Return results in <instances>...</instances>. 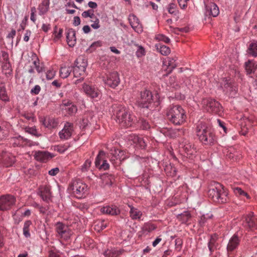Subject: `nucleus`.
<instances>
[{
  "mask_svg": "<svg viewBox=\"0 0 257 257\" xmlns=\"http://www.w3.org/2000/svg\"><path fill=\"white\" fill-rule=\"evenodd\" d=\"M257 68V64L253 60H248L245 63V69L247 74L254 73Z\"/></svg>",
  "mask_w": 257,
  "mask_h": 257,
  "instance_id": "obj_30",
  "label": "nucleus"
},
{
  "mask_svg": "<svg viewBox=\"0 0 257 257\" xmlns=\"http://www.w3.org/2000/svg\"><path fill=\"white\" fill-rule=\"evenodd\" d=\"M109 165L107 163V161L105 160H104L103 161V162L102 163L100 168L99 170H106L109 169Z\"/></svg>",
  "mask_w": 257,
  "mask_h": 257,
  "instance_id": "obj_59",
  "label": "nucleus"
},
{
  "mask_svg": "<svg viewBox=\"0 0 257 257\" xmlns=\"http://www.w3.org/2000/svg\"><path fill=\"white\" fill-rule=\"evenodd\" d=\"M55 230L56 236L65 240L69 239L72 235V231L69 227L61 222H57L55 224Z\"/></svg>",
  "mask_w": 257,
  "mask_h": 257,
  "instance_id": "obj_8",
  "label": "nucleus"
},
{
  "mask_svg": "<svg viewBox=\"0 0 257 257\" xmlns=\"http://www.w3.org/2000/svg\"><path fill=\"white\" fill-rule=\"evenodd\" d=\"M136 104L139 107L152 110L159 105L160 101L157 96H153L151 91L144 89L139 93Z\"/></svg>",
  "mask_w": 257,
  "mask_h": 257,
  "instance_id": "obj_2",
  "label": "nucleus"
},
{
  "mask_svg": "<svg viewBox=\"0 0 257 257\" xmlns=\"http://www.w3.org/2000/svg\"><path fill=\"white\" fill-rule=\"evenodd\" d=\"M56 71L53 69H50L46 72V78L47 80H51L55 77Z\"/></svg>",
  "mask_w": 257,
  "mask_h": 257,
  "instance_id": "obj_52",
  "label": "nucleus"
},
{
  "mask_svg": "<svg viewBox=\"0 0 257 257\" xmlns=\"http://www.w3.org/2000/svg\"><path fill=\"white\" fill-rule=\"evenodd\" d=\"M180 146L189 157L194 155L196 152V149L194 147V146L187 140H183L180 143Z\"/></svg>",
  "mask_w": 257,
  "mask_h": 257,
  "instance_id": "obj_20",
  "label": "nucleus"
},
{
  "mask_svg": "<svg viewBox=\"0 0 257 257\" xmlns=\"http://www.w3.org/2000/svg\"><path fill=\"white\" fill-rule=\"evenodd\" d=\"M75 31L73 29H69L66 32L67 42L69 46L73 47L76 44Z\"/></svg>",
  "mask_w": 257,
  "mask_h": 257,
  "instance_id": "obj_25",
  "label": "nucleus"
},
{
  "mask_svg": "<svg viewBox=\"0 0 257 257\" xmlns=\"http://www.w3.org/2000/svg\"><path fill=\"white\" fill-rule=\"evenodd\" d=\"M75 65L72 68L73 75L75 77L84 76L87 66V61L82 58H79L75 62Z\"/></svg>",
  "mask_w": 257,
  "mask_h": 257,
  "instance_id": "obj_9",
  "label": "nucleus"
},
{
  "mask_svg": "<svg viewBox=\"0 0 257 257\" xmlns=\"http://www.w3.org/2000/svg\"><path fill=\"white\" fill-rule=\"evenodd\" d=\"M115 248L107 249L104 252L105 257H117Z\"/></svg>",
  "mask_w": 257,
  "mask_h": 257,
  "instance_id": "obj_48",
  "label": "nucleus"
},
{
  "mask_svg": "<svg viewBox=\"0 0 257 257\" xmlns=\"http://www.w3.org/2000/svg\"><path fill=\"white\" fill-rule=\"evenodd\" d=\"M145 55V50L144 48L141 46H139L138 47V48L136 51V56L140 58L142 57V56H144Z\"/></svg>",
  "mask_w": 257,
  "mask_h": 257,
  "instance_id": "obj_53",
  "label": "nucleus"
},
{
  "mask_svg": "<svg viewBox=\"0 0 257 257\" xmlns=\"http://www.w3.org/2000/svg\"><path fill=\"white\" fill-rule=\"evenodd\" d=\"M38 194L41 199L47 203L52 201V195L51 188L49 185L41 186L38 189Z\"/></svg>",
  "mask_w": 257,
  "mask_h": 257,
  "instance_id": "obj_13",
  "label": "nucleus"
},
{
  "mask_svg": "<svg viewBox=\"0 0 257 257\" xmlns=\"http://www.w3.org/2000/svg\"><path fill=\"white\" fill-rule=\"evenodd\" d=\"M11 141L14 142L13 145L14 146H20L21 142H25L26 143H28L29 142V141L28 139H25L21 136H19L18 137H14L12 138Z\"/></svg>",
  "mask_w": 257,
  "mask_h": 257,
  "instance_id": "obj_44",
  "label": "nucleus"
},
{
  "mask_svg": "<svg viewBox=\"0 0 257 257\" xmlns=\"http://www.w3.org/2000/svg\"><path fill=\"white\" fill-rule=\"evenodd\" d=\"M15 161V157L7 152H3L0 155V164L6 167L12 166Z\"/></svg>",
  "mask_w": 257,
  "mask_h": 257,
  "instance_id": "obj_17",
  "label": "nucleus"
},
{
  "mask_svg": "<svg viewBox=\"0 0 257 257\" xmlns=\"http://www.w3.org/2000/svg\"><path fill=\"white\" fill-rule=\"evenodd\" d=\"M91 26L94 29H98L100 28V25L99 24V19H95V22H93V24L91 25Z\"/></svg>",
  "mask_w": 257,
  "mask_h": 257,
  "instance_id": "obj_62",
  "label": "nucleus"
},
{
  "mask_svg": "<svg viewBox=\"0 0 257 257\" xmlns=\"http://www.w3.org/2000/svg\"><path fill=\"white\" fill-rule=\"evenodd\" d=\"M41 90V88L40 85H36L30 91V93L32 95L38 94Z\"/></svg>",
  "mask_w": 257,
  "mask_h": 257,
  "instance_id": "obj_55",
  "label": "nucleus"
},
{
  "mask_svg": "<svg viewBox=\"0 0 257 257\" xmlns=\"http://www.w3.org/2000/svg\"><path fill=\"white\" fill-rule=\"evenodd\" d=\"M206 9L209 11V14L214 17L217 16L219 13V8L215 3H211L209 5H206Z\"/></svg>",
  "mask_w": 257,
  "mask_h": 257,
  "instance_id": "obj_34",
  "label": "nucleus"
},
{
  "mask_svg": "<svg viewBox=\"0 0 257 257\" xmlns=\"http://www.w3.org/2000/svg\"><path fill=\"white\" fill-rule=\"evenodd\" d=\"M217 241V237L215 234L211 236L208 242V247L210 251V255L212 254L217 249L218 243Z\"/></svg>",
  "mask_w": 257,
  "mask_h": 257,
  "instance_id": "obj_27",
  "label": "nucleus"
},
{
  "mask_svg": "<svg viewBox=\"0 0 257 257\" xmlns=\"http://www.w3.org/2000/svg\"><path fill=\"white\" fill-rule=\"evenodd\" d=\"M179 5L182 9H184L187 7V3L189 0H177Z\"/></svg>",
  "mask_w": 257,
  "mask_h": 257,
  "instance_id": "obj_61",
  "label": "nucleus"
},
{
  "mask_svg": "<svg viewBox=\"0 0 257 257\" xmlns=\"http://www.w3.org/2000/svg\"><path fill=\"white\" fill-rule=\"evenodd\" d=\"M112 112L115 116L116 121L124 127L132 126L135 122L136 117L131 114V112L124 106L118 104H114L111 107Z\"/></svg>",
  "mask_w": 257,
  "mask_h": 257,
  "instance_id": "obj_1",
  "label": "nucleus"
},
{
  "mask_svg": "<svg viewBox=\"0 0 257 257\" xmlns=\"http://www.w3.org/2000/svg\"><path fill=\"white\" fill-rule=\"evenodd\" d=\"M240 242V239L237 234H234L229 239L227 245V251L228 253H230L237 249Z\"/></svg>",
  "mask_w": 257,
  "mask_h": 257,
  "instance_id": "obj_16",
  "label": "nucleus"
},
{
  "mask_svg": "<svg viewBox=\"0 0 257 257\" xmlns=\"http://www.w3.org/2000/svg\"><path fill=\"white\" fill-rule=\"evenodd\" d=\"M32 224V222L30 220H27L25 222L23 229V234L26 237H30L31 234L30 233L29 227Z\"/></svg>",
  "mask_w": 257,
  "mask_h": 257,
  "instance_id": "obj_42",
  "label": "nucleus"
},
{
  "mask_svg": "<svg viewBox=\"0 0 257 257\" xmlns=\"http://www.w3.org/2000/svg\"><path fill=\"white\" fill-rule=\"evenodd\" d=\"M145 227L149 231H151L156 228V226L154 224L148 223L146 225Z\"/></svg>",
  "mask_w": 257,
  "mask_h": 257,
  "instance_id": "obj_63",
  "label": "nucleus"
},
{
  "mask_svg": "<svg viewBox=\"0 0 257 257\" xmlns=\"http://www.w3.org/2000/svg\"><path fill=\"white\" fill-rule=\"evenodd\" d=\"M168 12L170 14L176 15L178 11L176 9V6L174 4H170L168 7Z\"/></svg>",
  "mask_w": 257,
  "mask_h": 257,
  "instance_id": "obj_50",
  "label": "nucleus"
},
{
  "mask_svg": "<svg viewBox=\"0 0 257 257\" xmlns=\"http://www.w3.org/2000/svg\"><path fill=\"white\" fill-rule=\"evenodd\" d=\"M175 244L176 248H178L180 250L182 248L183 240L181 238H177L175 240Z\"/></svg>",
  "mask_w": 257,
  "mask_h": 257,
  "instance_id": "obj_57",
  "label": "nucleus"
},
{
  "mask_svg": "<svg viewBox=\"0 0 257 257\" xmlns=\"http://www.w3.org/2000/svg\"><path fill=\"white\" fill-rule=\"evenodd\" d=\"M102 45V42L100 41L93 42L90 47L87 49L86 51L88 53H91L94 51L97 48L100 47Z\"/></svg>",
  "mask_w": 257,
  "mask_h": 257,
  "instance_id": "obj_46",
  "label": "nucleus"
},
{
  "mask_svg": "<svg viewBox=\"0 0 257 257\" xmlns=\"http://www.w3.org/2000/svg\"><path fill=\"white\" fill-rule=\"evenodd\" d=\"M234 192L236 195L247 196V194L239 187L235 188Z\"/></svg>",
  "mask_w": 257,
  "mask_h": 257,
  "instance_id": "obj_58",
  "label": "nucleus"
},
{
  "mask_svg": "<svg viewBox=\"0 0 257 257\" xmlns=\"http://www.w3.org/2000/svg\"><path fill=\"white\" fill-rule=\"evenodd\" d=\"M242 225L246 229H257V216L253 212H250L244 217Z\"/></svg>",
  "mask_w": 257,
  "mask_h": 257,
  "instance_id": "obj_11",
  "label": "nucleus"
},
{
  "mask_svg": "<svg viewBox=\"0 0 257 257\" xmlns=\"http://www.w3.org/2000/svg\"><path fill=\"white\" fill-rule=\"evenodd\" d=\"M16 198L12 195L6 194L0 197V210L6 211L10 209L15 205Z\"/></svg>",
  "mask_w": 257,
  "mask_h": 257,
  "instance_id": "obj_10",
  "label": "nucleus"
},
{
  "mask_svg": "<svg viewBox=\"0 0 257 257\" xmlns=\"http://www.w3.org/2000/svg\"><path fill=\"white\" fill-rule=\"evenodd\" d=\"M156 38L159 41H163L166 43H169L170 41V39L168 37L162 34L158 35L156 37Z\"/></svg>",
  "mask_w": 257,
  "mask_h": 257,
  "instance_id": "obj_56",
  "label": "nucleus"
},
{
  "mask_svg": "<svg viewBox=\"0 0 257 257\" xmlns=\"http://www.w3.org/2000/svg\"><path fill=\"white\" fill-rule=\"evenodd\" d=\"M91 162L90 159H87L81 167V171L83 172H87L90 168Z\"/></svg>",
  "mask_w": 257,
  "mask_h": 257,
  "instance_id": "obj_47",
  "label": "nucleus"
},
{
  "mask_svg": "<svg viewBox=\"0 0 257 257\" xmlns=\"http://www.w3.org/2000/svg\"><path fill=\"white\" fill-rule=\"evenodd\" d=\"M61 106L62 109L66 110L69 115H73L77 111V106L69 100H63Z\"/></svg>",
  "mask_w": 257,
  "mask_h": 257,
  "instance_id": "obj_21",
  "label": "nucleus"
},
{
  "mask_svg": "<svg viewBox=\"0 0 257 257\" xmlns=\"http://www.w3.org/2000/svg\"><path fill=\"white\" fill-rule=\"evenodd\" d=\"M103 81L108 86L112 88H115L120 83L119 74L117 72H112L106 75Z\"/></svg>",
  "mask_w": 257,
  "mask_h": 257,
  "instance_id": "obj_12",
  "label": "nucleus"
},
{
  "mask_svg": "<svg viewBox=\"0 0 257 257\" xmlns=\"http://www.w3.org/2000/svg\"><path fill=\"white\" fill-rule=\"evenodd\" d=\"M70 188L77 198H81L87 192V185L81 180L76 179L72 182Z\"/></svg>",
  "mask_w": 257,
  "mask_h": 257,
  "instance_id": "obj_7",
  "label": "nucleus"
},
{
  "mask_svg": "<svg viewBox=\"0 0 257 257\" xmlns=\"http://www.w3.org/2000/svg\"><path fill=\"white\" fill-rule=\"evenodd\" d=\"M167 84L175 89L180 87V85L176 82V77L174 76H171L167 80Z\"/></svg>",
  "mask_w": 257,
  "mask_h": 257,
  "instance_id": "obj_41",
  "label": "nucleus"
},
{
  "mask_svg": "<svg viewBox=\"0 0 257 257\" xmlns=\"http://www.w3.org/2000/svg\"><path fill=\"white\" fill-rule=\"evenodd\" d=\"M53 157V155L51 153L46 151H36L34 155L35 159L42 163L47 162Z\"/></svg>",
  "mask_w": 257,
  "mask_h": 257,
  "instance_id": "obj_19",
  "label": "nucleus"
},
{
  "mask_svg": "<svg viewBox=\"0 0 257 257\" xmlns=\"http://www.w3.org/2000/svg\"><path fill=\"white\" fill-rule=\"evenodd\" d=\"M121 152L119 150H111L109 154H108V157L110 161L114 165H117L120 163L121 159L120 157V154Z\"/></svg>",
  "mask_w": 257,
  "mask_h": 257,
  "instance_id": "obj_22",
  "label": "nucleus"
},
{
  "mask_svg": "<svg viewBox=\"0 0 257 257\" xmlns=\"http://www.w3.org/2000/svg\"><path fill=\"white\" fill-rule=\"evenodd\" d=\"M223 90L226 94L231 97L235 96L238 90L235 83L226 79L223 81Z\"/></svg>",
  "mask_w": 257,
  "mask_h": 257,
  "instance_id": "obj_14",
  "label": "nucleus"
},
{
  "mask_svg": "<svg viewBox=\"0 0 257 257\" xmlns=\"http://www.w3.org/2000/svg\"><path fill=\"white\" fill-rule=\"evenodd\" d=\"M128 207L130 208L129 211L130 216L133 220H139L140 219L142 216V212L137 208L134 207L133 206L128 205Z\"/></svg>",
  "mask_w": 257,
  "mask_h": 257,
  "instance_id": "obj_28",
  "label": "nucleus"
},
{
  "mask_svg": "<svg viewBox=\"0 0 257 257\" xmlns=\"http://www.w3.org/2000/svg\"><path fill=\"white\" fill-rule=\"evenodd\" d=\"M83 89L88 96L93 98L98 97L100 94V92L97 88L85 83L83 85Z\"/></svg>",
  "mask_w": 257,
  "mask_h": 257,
  "instance_id": "obj_23",
  "label": "nucleus"
},
{
  "mask_svg": "<svg viewBox=\"0 0 257 257\" xmlns=\"http://www.w3.org/2000/svg\"><path fill=\"white\" fill-rule=\"evenodd\" d=\"M63 29L61 28H58L57 26H55L54 28L53 32V41L56 42L59 41L62 36Z\"/></svg>",
  "mask_w": 257,
  "mask_h": 257,
  "instance_id": "obj_38",
  "label": "nucleus"
},
{
  "mask_svg": "<svg viewBox=\"0 0 257 257\" xmlns=\"http://www.w3.org/2000/svg\"><path fill=\"white\" fill-rule=\"evenodd\" d=\"M59 172V169L57 167L53 168L49 171L48 174L50 176H54L56 175Z\"/></svg>",
  "mask_w": 257,
  "mask_h": 257,
  "instance_id": "obj_60",
  "label": "nucleus"
},
{
  "mask_svg": "<svg viewBox=\"0 0 257 257\" xmlns=\"http://www.w3.org/2000/svg\"><path fill=\"white\" fill-rule=\"evenodd\" d=\"M207 218L204 215H202L199 221V224L200 226H203L205 225V223L207 222Z\"/></svg>",
  "mask_w": 257,
  "mask_h": 257,
  "instance_id": "obj_64",
  "label": "nucleus"
},
{
  "mask_svg": "<svg viewBox=\"0 0 257 257\" xmlns=\"http://www.w3.org/2000/svg\"><path fill=\"white\" fill-rule=\"evenodd\" d=\"M130 24L133 29L138 33L143 32V27L138 18L134 14H130L128 17Z\"/></svg>",
  "mask_w": 257,
  "mask_h": 257,
  "instance_id": "obj_18",
  "label": "nucleus"
},
{
  "mask_svg": "<svg viewBox=\"0 0 257 257\" xmlns=\"http://www.w3.org/2000/svg\"><path fill=\"white\" fill-rule=\"evenodd\" d=\"M74 131L73 124L69 122H66L63 128L59 133L60 138L61 140H67L69 139Z\"/></svg>",
  "mask_w": 257,
  "mask_h": 257,
  "instance_id": "obj_15",
  "label": "nucleus"
},
{
  "mask_svg": "<svg viewBox=\"0 0 257 257\" xmlns=\"http://www.w3.org/2000/svg\"><path fill=\"white\" fill-rule=\"evenodd\" d=\"M196 133L199 141L205 145L212 146L216 142V137L213 130L204 122L198 123Z\"/></svg>",
  "mask_w": 257,
  "mask_h": 257,
  "instance_id": "obj_3",
  "label": "nucleus"
},
{
  "mask_svg": "<svg viewBox=\"0 0 257 257\" xmlns=\"http://www.w3.org/2000/svg\"><path fill=\"white\" fill-rule=\"evenodd\" d=\"M247 54L252 57L257 56V41H252L248 45Z\"/></svg>",
  "mask_w": 257,
  "mask_h": 257,
  "instance_id": "obj_32",
  "label": "nucleus"
},
{
  "mask_svg": "<svg viewBox=\"0 0 257 257\" xmlns=\"http://www.w3.org/2000/svg\"><path fill=\"white\" fill-rule=\"evenodd\" d=\"M168 119L176 125L183 124L186 120L185 110L179 105H170L166 110Z\"/></svg>",
  "mask_w": 257,
  "mask_h": 257,
  "instance_id": "obj_4",
  "label": "nucleus"
},
{
  "mask_svg": "<svg viewBox=\"0 0 257 257\" xmlns=\"http://www.w3.org/2000/svg\"><path fill=\"white\" fill-rule=\"evenodd\" d=\"M77 207L84 212L89 208V205L87 203H78L77 205Z\"/></svg>",
  "mask_w": 257,
  "mask_h": 257,
  "instance_id": "obj_54",
  "label": "nucleus"
},
{
  "mask_svg": "<svg viewBox=\"0 0 257 257\" xmlns=\"http://www.w3.org/2000/svg\"><path fill=\"white\" fill-rule=\"evenodd\" d=\"M137 122L138 126L143 130H147L150 128L149 122L143 118H140Z\"/></svg>",
  "mask_w": 257,
  "mask_h": 257,
  "instance_id": "obj_45",
  "label": "nucleus"
},
{
  "mask_svg": "<svg viewBox=\"0 0 257 257\" xmlns=\"http://www.w3.org/2000/svg\"><path fill=\"white\" fill-rule=\"evenodd\" d=\"M43 124L47 128H55L58 125V122L54 118L48 117L43 120Z\"/></svg>",
  "mask_w": 257,
  "mask_h": 257,
  "instance_id": "obj_33",
  "label": "nucleus"
},
{
  "mask_svg": "<svg viewBox=\"0 0 257 257\" xmlns=\"http://www.w3.org/2000/svg\"><path fill=\"white\" fill-rule=\"evenodd\" d=\"M34 65L35 66V68L36 69L38 73H41L43 71L44 68L42 66L40 65L39 60L37 57H36L35 59L34 60L33 62Z\"/></svg>",
  "mask_w": 257,
  "mask_h": 257,
  "instance_id": "obj_49",
  "label": "nucleus"
},
{
  "mask_svg": "<svg viewBox=\"0 0 257 257\" xmlns=\"http://www.w3.org/2000/svg\"><path fill=\"white\" fill-rule=\"evenodd\" d=\"M157 49L163 55H168L170 53V49L165 45H158L156 46Z\"/></svg>",
  "mask_w": 257,
  "mask_h": 257,
  "instance_id": "obj_43",
  "label": "nucleus"
},
{
  "mask_svg": "<svg viewBox=\"0 0 257 257\" xmlns=\"http://www.w3.org/2000/svg\"><path fill=\"white\" fill-rule=\"evenodd\" d=\"M176 61V60L174 58L170 57H167L163 61V64L167 66L168 68L171 70L177 66Z\"/></svg>",
  "mask_w": 257,
  "mask_h": 257,
  "instance_id": "obj_37",
  "label": "nucleus"
},
{
  "mask_svg": "<svg viewBox=\"0 0 257 257\" xmlns=\"http://www.w3.org/2000/svg\"><path fill=\"white\" fill-rule=\"evenodd\" d=\"M202 104L203 108L208 112L219 114L222 111L220 104L214 99L204 98L202 101Z\"/></svg>",
  "mask_w": 257,
  "mask_h": 257,
  "instance_id": "obj_6",
  "label": "nucleus"
},
{
  "mask_svg": "<svg viewBox=\"0 0 257 257\" xmlns=\"http://www.w3.org/2000/svg\"><path fill=\"white\" fill-rule=\"evenodd\" d=\"M72 71L71 66H62L60 68L59 73L60 76L63 79L67 78Z\"/></svg>",
  "mask_w": 257,
  "mask_h": 257,
  "instance_id": "obj_35",
  "label": "nucleus"
},
{
  "mask_svg": "<svg viewBox=\"0 0 257 257\" xmlns=\"http://www.w3.org/2000/svg\"><path fill=\"white\" fill-rule=\"evenodd\" d=\"M214 187L208 191V196L214 202L224 203L227 202V192L222 185L218 183H214Z\"/></svg>",
  "mask_w": 257,
  "mask_h": 257,
  "instance_id": "obj_5",
  "label": "nucleus"
},
{
  "mask_svg": "<svg viewBox=\"0 0 257 257\" xmlns=\"http://www.w3.org/2000/svg\"><path fill=\"white\" fill-rule=\"evenodd\" d=\"M113 177L111 175L108 174H104L101 177V180L104 186H111L112 182Z\"/></svg>",
  "mask_w": 257,
  "mask_h": 257,
  "instance_id": "obj_40",
  "label": "nucleus"
},
{
  "mask_svg": "<svg viewBox=\"0 0 257 257\" xmlns=\"http://www.w3.org/2000/svg\"><path fill=\"white\" fill-rule=\"evenodd\" d=\"M105 153L103 151H101L99 152L98 155L96 157L95 161V165L96 168L98 169H99L102 163L103 162V161H104V156Z\"/></svg>",
  "mask_w": 257,
  "mask_h": 257,
  "instance_id": "obj_39",
  "label": "nucleus"
},
{
  "mask_svg": "<svg viewBox=\"0 0 257 257\" xmlns=\"http://www.w3.org/2000/svg\"><path fill=\"white\" fill-rule=\"evenodd\" d=\"M49 5L50 0H43L38 6L39 14L43 15L46 14L49 9Z\"/></svg>",
  "mask_w": 257,
  "mask_h": 257,
  "instance_id": "obj_29",
  "label": "nucleus"
},
{
  "mask_svg": "<svg viewBox=\"0 0 257 257\" xmlns=\"http://www.w3.org/2000/svg\"><path fill=\"white\" fill-rule=\"evenodd\" d=\"M100 211L102 213L111 215H116L120 213V210L115 205L104 206L100 209Z\"/></svg>",
  "mask_w": 257,
  "mask_h": 257,
  "instance_id": "obj_26",
  "label": "nucleus"
},
{
  "mask_svg": "<svg viewBox=\"0 0 257 257\" xmlns=\"http://www.w3.org/2000/svg\"><path fill=\"white\" fill-rule=\"evenodd\" d=\"M24 130L25 132L32 135L33 136H37V131L36 128L35 127H26L24 128Z\"/></svg>",
  "mask_w": 257,
  "mask_h": 257,
  "instance_id": "obj_51",
  "label": "nucleus"
},
{
  "mask_svg": "<svg viewBox=\"0 0 257 257\" xmlns=\"http://www.w3.org/2000/svg\"><path fill=\"white\" fill-rule=\"evenodd\" d=\"M0 99L5 102H8L10 100L5 84L3 82H0Z\"/></svg>",
  "mask_w": 257,
  "mask_h": 257,
  "instance_id": "obj_31",
  "label": "nucleus"
},
{
  "mask_svg": "<svg viewBox=\"0 0 257 257\" xmlns=\"http://www.w3.org/2000/svg\"><path fill=\"white\" fill-rule=\"evenodd\" d=\"M128 140L132 141L134 144L141 149H145L147 146V143L144 139L139 136L134 134L131 135L128 137Z\"/></svg>",
  "mask_w": 257,
  "mask_h": 257,
  "instance_id": "obj_24",
  "label": "nucleus"
},
{
  "mask_svg": "<svg viewBox=\"0 0 257 257\" xmlns=\"http://www.w3.org/2000/svg\"><path fill=\"white\" fill-rule=\"evenodd\" d=\"M191 215L189 211H184L181 214H179L177 218L182 223H187L191 219Z\"/></svg>",
  "mask_w": 257,
  "mask_h": 257,
  "instance_id": "obj_36",
  "label": "nucleus"
}]
</instances>
